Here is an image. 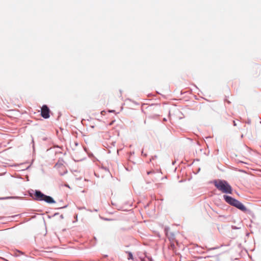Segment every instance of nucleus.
I'll return each mask as SVG.
<instances>
[{"label": "nucleus", "instance_id": "nucleus-1", "mask_svg": "<svg viewBox=\"0 0 261 261\" xmlns=\"http://www.w3.org/2000/svg\"><path fill=\"white\" fill-rule=\"evenodd\" d=\"M28 193L29 196L35 201H44L49 204L56 203L55 200L52 197L44 194L39 190H34L31 189L28 191Z\"/></svg>", "mask_w": 261, "mask_h": 261}, {"label": "nucleus", "instance_id": "nucleus-2", "mask_svg": "<svg viewBox=\"0 0 261 261\" xmlns=\"http://www.w3.org/2000/svg\"><path fill=\"white\" fill-rule=\"evenodd\" d=\"M223 197L225 201L229 205L237 208L244 213H246L247 214L250 213L251 211L247 208L242 203L237 199L227 195H224Z\"/></svg>", "mask_w": 261, "mask_h": 261}, {"label": "nucleus", "instance_id": "nucleus-3", "mask_svg": "<svg viewBox=\"0 0 261 261\" xmlns=\"http://www.w3.org/2000/svg\"><path fill=\"white\" fill-rule=\"evenodd\" d=\"M213 183L215 187L223 193L231 194L232 193V188L228 182L223 179L214 180Z\"/></svg>", "mask_w": 261, "mask_h": 261}, {"label": "nucleus", "instance_id": "nucleus-4", "mask_svg": "<svg viewBox=\"0 0 261 261\" xmlns=\"http://www.w3.org/2000/svg\"><path fill=\"white\" fill-rule=\"evenodd\" d=\"M50 110L47 105H43L41 108V116L47 119L50 117Z\"/></svg>", "mask_w": 261, "mask_h": 261}, {"label": "nucleus", "instance_id": "nucleus-5", "mask_svg": "<svg viewBox=\"0 0 261 261\" xmlns=\"http://www.w3.org/2000/svg\"><path fill=\"white\" fill-rule=\"evenodd\" d=\"M64 161L62 159H59L55 165V167L60 168L63 166Z\"/></svg>", "mask_w": 261, "mask_h": 261}, {"label": "nucleus", "instance_id": "nucleus-6", "mask_svg": "<svg viewBox=\"0 0 261 261\" xmlns=\"http://www.w3.org/2000/svg\"><path fill=\"white\" fill-rule=\"evenodd\" d=\"M125 252H126V253H127L128 254L127 259L128 260L134 259V256H133V253L131 252L126 251Z\"/></svg>", "mask_w": 261, "mask_h": 261}, {"label": "nucleus", "instance_id": "nucleus-7", "mask_svg": "<svg viewBox=\"0 0 261 261\" xmlns=\"http://www.w3.org/2000/svg\"><path fill=\"white\" fill-rule=\"evenodd\" d=\"M23 253L19 250H17L15 252H14V256H19L21 254H23Z\"/></svg>", "mask_w": 261, "mask_h": 261}, {"label": "nucleus", "instance_id": "nucleus-8", "mask_svg": "<svg viewBox=\"0 0 261 261\" xmlns=\"http://www.w3.org/2000/svg\"><path fill=\"white\" fill-rule=\"evenodd\" d=\"M157 155H155L154 156H152L150 159V160H149V162H151L152 161L156 159L157 158Z\"/></svg>", "mask_w": 261, "mask_h": 261}, {"label": "nucleus", "instance_id": "nucleus-9", "mask_svg": "<svg viewBox=\"0 0 261 261\" xmlns=\"http://www.w3.org/2000/svg\"><path fill=\"white\" fill-rule=\"evenodd\" d=\"M13 198V197H1L0 198L1 200H4V199H11Z\"/></svg>", "mask_w": 261, "mask_h": 261}, {"label": "nucleus", "instance_id": "nucleus-10", "mask_svg": "<svg viewBox=\"0 0 261 261\" xmlns=\"http://www.w3.org/2000/svg\"><path fill=\"white\" fill-rule=\"evenodd\" d=\"M67 207V205H66L64 206H60V207L58 208V209L65 208Z\"/></svg>", "mask_w": 261, "mask_h": 261}, {"label": "nucleus", "instance_id": "nucleus-11", "mask_svg": "<svg viewBox=\"0 0 261 261\" xmlns=\"http://www.w3.org/2000/svg\"><path fill=\"white\" fill-rule=\"evenodd\" d=\"M141 154H142V155L143 156H145V157H146V156H147V155L146 153H144V152H143V150H142Z\"/></svg>", "mask_w": 261, "mask_h": 261}, {"label": "nucleus", "instance_id": "nucleus-12", "mask_svg": "<svg viewBox=\"0 0 261 261\" xmlns=\"http://www.w3.org/2000/svg\"><path fill=\"white\" fill-rule=\"evenodd\" d=\"M32 143L33 144V150H34V149H35V146H34V139H32Z\"/></svg>", "mask_w": 261, "mask_h": 261}, {"label": "nucleus", "instance_id": "nucleus-13", "mask_svg": "<svg viewBox=\"0 0 261 261\" xmlns=\"http://www.w3.org/2000/svg\"><path fill=\"white\" fill-rule=\"evenodd\" d=\"M87 211H90V212H92L93 211L94 212H97L98 211V210L97 209H94L93 211L91 210H87Z\"/></svg>", "mask_w": 261, "mask_h": 261}, {"label": "nucleus", "instance_id": "nucleus-14", "mask_svg": "<svg viewBox=\"0 0 261 261\" xmlns=\"http://www.w3.org/2000/svg\"><path fill=\"white\" fill-rule=\"evenodd\" d=\"M153 172H154L153 171H147V174L148 175H149V174H151V173H153Z\"/></svg>", "mask_w": 261, "mask_h": 261}, {"label": "nucleus", "instance_id": "nucleus-15", "mask_svg": "<svg viewBox=\"0 0 261 261\" xmlns=\"http://www.w3.org/2000/svg\"><path fill=\"white\" fill-rule=\"evenodd\" d=\"M246 123H248V124H250L251 123V120L248 119L247 120V121L246 122Z\"/></svg>", "mask_w": 261, "mask_h": 261}, {"label": "nucleus", "instance_id": "nucleus-16", "mask_svg": "<svg viewBox=\"0 0 261 261\" xmlns=\"http://www.w3.org/2000/svg\"><path fill=\"white\" fill-rule=\"evenodd\" d=\"M78 209L79 210L86 209V207H78Z\"/></svg>", "mask_w": 261, "mask_h": 261}, {"label": "nucleus", "instance_id": "nucleus-17", "mask_svg": "<svg viewBox=\"0 0 261 261\" xmlns=\"http://www.w3.org/2000/svg\"><path fill=\"white\" fill-rule=\"evenodd\" d=\"M233 124L234 126H236L237 125V123H236L235 121H233Z\"/></svg>", "mask_w": 261, "mask_h": 261}, {"label": "nucleus", "instance_id": "nucleus-18", "mask_svg": "<svg viewBox=\"0 0 261 261\" xmlns=\"http://www.w3.org/2000/svg\"><path fill=\"white\" fill-rule=\"evenodd\" d=\"M67 170H66V171L64 172V173H60V174H61V175H63L65 174V173H67Z\"/></svg>", "mask_w": 261, "mask_h": 261}, {"label": "nucleus", "instance_id": "nucleus-19", "mask_svg": "<svg viewBox=\"0 0 261 261\" xmlns=\"http://www.w3.org/2000/svg\"><path fill=\"white\" fill-rule=\"evenodd\" d=\"M60 218H61V219H63V218H64L63 215H61L60 216Z\"/></svg>", "mask_w": 261, "mask_h": 261}, {"label": "nucleus", "instance_id": "nucleus-20", "mask_svg": "<svg viewBox=\"0 0 261 261\" xmlns=\"http://www.w3.org/2000/svg\"><path fill=\"white\" fill-rule=\"evenodd\" d=\"M114 112H115V110H111L110 111V112H111V113H113Z\"/></svg>", "mask_w": 261, "mask_h": 261}, {"label": "nucleus", "instance_id": "nucleus-21", "mask_svg": "<svg viewBox=\"0 0 261 261\" xmlns=\"http://www.w3.org/2000/svg\"><path fill=\"white\" fill-rule=\"evenodd\" d=\"M171 247H174V244H172L171 245Z\"/></svg>", "mask_w": 261, "mask_h": 261}, {"label": "nucleus", "instance_id": "nucleus-22", "mask_svg": "<svg viewBox=\"0 0 261 261\" xmlns=\"http://www.w3.org/2000/svg\"><path fill=\"white\" fill-rule=\"evenodd\" d=\"M94 239L95 240V241L97 240V239H96V238L95 237H94Z\"/></svg>", "mask_w": 261, "mask_h": 261}, {"label": "nucleus", "instance_id": "nucleus-23", "mask_svg": "<svg viewBox=\"0 0 261 261\" xmlns=\"http://www.w3.org/2000/svg\"><path fill=\"white\" fill-rule=\"evenodd\" d=\"M75 144L76 146H77L78 145V143H75Z\"/></svg>", "mask_w": 261, "mask_h": 261}, {"label": "nucleus", "instance_id": "nucleus-24", "mask_svg": "<svg viewBox=\"0 0 261 261\" xmlns=\"http://www.w3.org/2000/svg\"><path fill=\"white\" fill-rule=\"evenodd\" d=\"M115 143V142H113V144L114 146V144Z\"/></svg>", "mask_w": 261, "mask_h": 261}, {"label": "nucleus", "instance_id": "nucleus-25", "mask_svg": "<svg viewBox=\"0 0 261 261\" xmlns=\"http://www.w3.org/2000/svg\"><path fill=\"white\" fill-rule=\"evenodd\" d=\"M58 214V213H56V214H55L54 215H57Z\"/></svg>", "mask_w": 261, "mask_h": 261}, {"label": "nucleus", "instance_id": "nucleus-26", "mask_svg": "<svg viewBox=\"0 0 261 261\" xmlns=\"http://www.w3.org/2000/svg\"><path fill=\"white\" fill-rule=\"evenodd\" d=\"M233 228H234V229H237V227H234Z\"/></svg>", "mask_w": 261, "mask_h": 261}]
</instances>
